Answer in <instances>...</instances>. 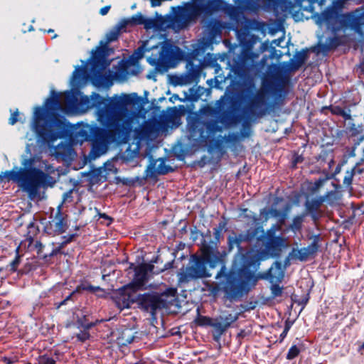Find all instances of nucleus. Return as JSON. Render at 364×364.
I'll list each match as a JSON object with an SVG mask.
<instances>
[{
    "mask_svg": "<svg viewBox=\"0 0 364 364\" xmlns=\"http://www.w3.org/2000/svg\"><path fill=\"white\" fill-rule=\"evenodd\" d=\"M50 94V97L44 103V107H35L32 130L43 141L53 143L63 136L66 127L65 120L58 117L60 113L77 114L95 107L98 121L109 130L98 129L95 132L90 152L92 159L107 152L109 144L115 139L113 132L120 131L122 122L128 112L127 107L134 105L137 98L136 93L116 95L108 99L97 93L88 97L83 95L77 89L64 94L51 90Z\"/></svg>",
    "mask_w": 364,
    "mask_h": 364,
    "instance_id": "1",
    "label": "nucleus"
},
{
    "mask_svg": "<svg viewBox=\"0 0 364 364\" xmlns=\"http://www.w3.org/2000/svg\"><path fill=\"white\" fill-rule=\"evenodd\" d=\"M27 169L18 167L0 175V183L4 178L17 183L24 191L27 192L31 198H34L38 193L41 186H52L55 180L50 174L55 172V168L45 161H39L38 168H31L35 164V159H26L22 163Z\"/></svg>",
    "mask_w": 364,
    "mask_h": 364,
    "instance_id": "2",
    "label": "nucleus"
},
{
    "mask_svg": "<svg viewBox=\"0 0 364 364\" xmlns=\"http://www.w3.org/2000/svg\"><path fill=\"white\" fill-rule=\"evenodd\" d=\"M154 39V36L151 37L148 41L138 48L131 56V60L138 62L143 58L146 51L151 50V55L147 57V61L154 66L157 71L164 73L175 66L176 61L181 56V50L171 40H166L155 46L151 44Z\"/></svg>",
    "mask_w": 364,
    "mask_h": 364,
    "instance_id": "3",
    "label": "nucleus"
},
{
    "mask_svg": "<svg viewBox=\"0 0 364 364\" xmlns=\"http://www.w3.org/2000/svg\"><path fill=\"white\" fill-rule=\"evenodd\" d=\"M222 9L223 1L220 0H191L183 3V6L171 8L173 13L172 25L178 29H183L201 14L209 16Z\"/></svg>",
    "mask_w": 364,
    "mask_h": 364,
    "instance_id": "4",
    "label": "nucleus"
},
{
    "mask_svg": "<svg viewBox=\"0 0 364 364\" xmlns=\"http://www.w3.org/2000/svg\"><path fill=\"white\" fill-rule=\"evenodd\" d=\"M316 23L320 26L326 25L327 29L335 33L340 31L346 32L350 29L362 35L364 26V6L345 14H339L333 9H328L317 17Z\"/></svg>",
    "mask_w": 364,
    "mask_h": 364,
    "instance_id": "5",
    "label": "nucleus"
},
{
    "mask_svg": "<svg viewBox=\"0 0 364 364\" xmlns=\"http://www.w3.org/2000/svg\"><path fill=\"white\" fill-rule=\"evenodd\" d=\"M190 138L202 142H213L222 127L213 119L196 118L188 123Z\"/></svg>",
    "mask_w": 364,
    "mask_h": 364,
    "instance_id": "6",
    "label": "nucleus"
},
{
    "mask_svg": "<svg viewBox=\"0 0 364 364\" xmlns=\"http://www.w3.org/2000/svg\"><path fill=\"white\" fill-rule=\"evenodd\" d=\"M134 302H136L139 308L151 312V314H154L157 309L164 307L165 305L161 297L155 294H144L137 296L124 294L116 301L117 305L120 309L129 308Z\"/></svg>",
    "mask_w": 364,
    "mask_h": 364,
    "instance_id": "7",
    "label": "nucleus"
},
{
    "mask_svg": "<svg viewBox=\"0 0 364 364\" xmlns=\"http://www.w3.org/2000/svg\"><path fill=\"white\" fill-rule=\"evenodd\" d=\"M92 80L95 85L104 87L109 82V76L106 75V69L109 65L105 53L101 48H97L92 53Z\"/></svg>",
    "mask_w": 364,
    "mask_h": 364,
    "instance_id": "8",
    "label": "nucleus"
},
{
    "mask_svg": "<svg viewBox=\"0 0 364 364\" xmlns=\"http://www.w3.org/2000/svg\"><path fill=\"white\" fill-rule=\"evenodd\" d=\"M291 208V205L289 203L287 202L283 198H277L269 209L264 208L260 210V216L264 221H267L269 218H277L279 222L283 223Z\"/></svg>",
    "mask_w": 364,
    "mask_h": 364,
    "instance_id": "9",
    "label": "nucleus"
},
{
    "mask_svg": "<svg viewBox=\"0 0 364 364\" xmlns=\"http://www.w3.org/2000/svg\"><path fill=\"white\" fill-rule=\"evenodd\" d=\"M205 264L203 257H194L181 274V280L189 281L210 277Z\"/></svg>",
    "mask_w": 364,
    "mask_h": 364,
    "instance_id": "10",
    "label": "nucleus"
},
{
    "mask_svg": "<svg viewBox=\"0 0 364 364\" xmlns=\"http://www.w3.org/2000/svg\"><path fill=\"white\" fill-rule=\"evenodd\" d=\"M267 95L264 89L259 90L245 108V114L257 117H262L265 115L267 113Z\"/></svg>",
    "mask_w": 364,
    "mask_h": 364,
    "instance_id": "11",
    "label": "nucleus"
},
{
    "mask_svg": "<svg viewBox=\"0 0 364 364\" xmlns=\"http://www.w3.org/2000/svg\"><path fill=\"white\" fill-rule=\"evenodd\" d=\"M223 277L225 279V283L223 289L228 297L230 299L239 297L241 295L240 288L235 283V281L232 279V275L228 273V269L225 266L221 267L220 272L216 275L217 279H220Z\"/></svg>",
    "mask_w": 364,
    "mask_h": 364,
    "instance_id": "12",
    "label": "nucleus"
},
{
    "mask_svg": "<svg viewBox=\"0 0 364 364\" xmlns=\"http://www.w3.org/2000/svg\"><path fill=\"white\" fill-rule=\"evenodd\" d=\"M227 255V252L224 249L220 251L216 248L205 247L203 251V259L205 263H209L211 268H215L218 265H224V258Z\"/></svg>",
    "mask_w": 364,
    "mask_h": 364,
    "instance_id": "13",
    "label": "nucleus"
},
{
    "mask_svg": "<svg viewBox=\"0 0 364 364\" xmlns=\"http://www.w3.org/2000/svg\"><path fill=\"white\" fill-rule=\"evenodd\" d=\"M279 230V225H274L267 232L266 247L272 255H278L282 248L285 246V240L283 237L274 236L275 232Z\"/></svg>",
    "mask_w": 364,
    "mask_h": 364,
    "instance_id": "14",
    "label": "nucleus"
},
{
    "mask_svg": "<svg viewBox=\"0 0 364 364\" xmlns=\"http://www.w3.org/2000/svg\"><path fill=\"white\" fill-rule=\"evenodd\" d=\"M173 16L170 19V21H167L163 18H144L143 24L144 28L146 30L152 29L154 31H164L168 28H172L176 31H180L181 29H178L173 26Z\"/></svg>",
    "mask_w": 364,
    "mask_h": 364,
    "instance_id": "15",
    "label": "nucleus"
},
{
    "mask_svg": "<svg viewBox=\"0 0 364 364\" xmlns=\"http://www.w3.org/2000/svg\"><path fill=\"white\" fill-rule=\"evenodd\" d=\"M284 276V272L281 263L275 262L269 271L259 277L260 279H267L271 284L281 282Z\"/></svg>",
    "mask_w": 364,
    "mask_h": 364,
    "instance_id": "16",
    "label": "nucleus"
},
{
    "mask_svg": "<svg viewBox=\"0 0 364 364\" xmlns=\"http://www.w3.org/2000/svg\"><path fill=\"white\" fill-rule=\"evenodd\" d=\"M154 265L143 264L135 269V275L134 278V284L137 288L144 285L147 279V274L153 270Z\"/></svg>",
    "mask_w": 364,
    "mask_h": 364,
    "instance_id": "17",
    "label": "nucleus"
},
{
    "mask_svg": "<svg viewBox=\"0 0 364 364\" xmlns=\"http://www.w3.org/2000/svg\"><path fill=\"white\" fill-rule=\"evenodd\" d=\"M318 249V245L316 242L308 247L301 248L300 250L293 249L292 251L289 254V258L290 259H298L301 261L306 260L308 257L314 253Z\"/></svg>",
    "mask_w": 364,
    "mask_h": 364,
    "instance_id": "18",
    "label": "nucleus"
},
{
    "mask_svg": "<svg viewBox=\"0 0 364 364\" xmlns=\"http://www.w3.org/2000/svg\"><path fill=\"white\" fill-rule=\"evenodd\" d=\"M50 225L53 228V230L57 233H61L65 230L66 223L63 215L61 213V205L58 206V211L55 218L50 222Z\"/></svg>",
    "mask_w": 364,
    "mask_h": 364,
    "instance_id": "19",
    "label": "nucleus"
},
{
    "mask_svg": "<svg viewBox=\"0 0 364 364\" xmlns=\"http://www.w3.org/2000/svg\"><path fill=\"white\" fill-rule=\"evenodd\" d=\"M162 129V125L156 119H150L145 122L143 130L149 136H156Z\"/></svg>",
    "mask_w": 364,
    "mask_h": 364,
    "instance_id": "20",
    "label": "nucleus"
},
{
    "mask_svg": "<svg viewBox=\"0 0 364 364\" xmlns=\"http://www.w3.org/2000/svg\"><path fill=\"white\" fill-rule=\"evenodd\" d=\"M200 320L203 321V322H200V324H208L213 327L220 335L223 334L227 330L225 326L219 317L213 320L209 318L202 317Z\"/></svg>",
    "mask_w": 364,
    "mask_h": 364,
    "instance_id": "21",
    "label": "nucleus"
},
{
    "mask_svg": "<svg viewBox=\"0 0 364 364\" xmlns=\"http://www.w3.org/2000/svg\"><path fill=\"white\" fill-rule=\"evenodd\" d=\"M323 203V199L321 196H316L311 199H308L306 201V208L309 213H313L319 209L321 205Z\"/></svg>",
    "mask_w": 364,
    "mask_h": 364,
    "instance_id": "22",
    "label": "nucleus"
},
{
    "mask_svg": "<svg viewBox=\"0 0 364 364\" xmlns=\"http://www.w3.org/2000/svg\"><path fill=\"white\" fill-rule=\"evenodd\" d=\"M85 70L82 68L77 67L75 68L70 79L72 86L75 87L80 84L81 80L84 78Z\"/></svg>",
    "mask_w": 364,
    "mask_h": 364,
    "instance_id": "23",
    "label": "nucleus"
},
{
    "mask_svg": "<svg viewBox=\"0 0 364 364\" xmlns=\"http://www.w3.org/2000/svg\"><path fill=\"white\" fill-rule=\"evenodd\" d=\"M323 203L330 205L336 204L340 199L339 193L336 190L328 191L324 196H321Z\"/></svg>",
    "mask_w": 364,
    "mask_h": 364,
    "instance_id": "24",
    "label": "nucleus"
},
{
    "mask_svg": "<svg viewBox=\"0 0 364 364\" xmlns=\"http://www.w3.org/2000/svg\"><path fill=\"white\" fill-rule=\"evenodd\" d=\"M270 72L272 73L271 76L272 77L278 81V84L279 85H284V75L282 73V70L280 69L279 67L274 65L269 68Z\"/></svg>",
    "mask_w": 364,
    "mask_h": 364,
    "instance_id": "25",
    "label": "nucleus"
},
{
    "mask_svg": "<svg viewBox=\"0 0 364 364\" xmlns=\"http://www.w3.org/2000/svg\"><path fill=\"white\" fill-rule=\"evenodd\" d=\"M223 323L225 326L226 329L237 319V314H223L219 316Z\"/></svg>",
    "mask_w": 364,
    "mask_h": 364,
    "instance_id": "26",
    "label": "nucleus"
},
{
    "mask_svg": "<svg viewBox=\"0 0 364 364\" xmlns=\"http://www.w3.org/2000/svg\"><path fill=\"white\" fill-rule=\"evenodd\" d=\"M332 112L335 114L343 117L346 120L351 119L350 110H345L339 107H335L332 109Z\"/></svg>",
    "mask_w": 364,
    "mask_h": 364,
    "instance_id": "27",
    "label": "nucleus"
},
{
    "mask_svg": "<svg viewBox=\"0 0 364 364\" xmlns=\"http://www.w3.org/2000/svg\"><path fill=\"white\" fill-rule=\"evenodd\" d=\"M304 215H297L294 218L290 229L294 232L299 230L304 221Z\"/></svg>",
    "mask_w": 364,
    "mask_h": 364,
    "instance_id": "28",
    "label": "nucleus"
},
{
    "mask_svg": "<svg viewBox=\"0 0 364 364\" xmlns=\"http://www.w3.org/2000/svg\"><path fill=\"white\" fill-rule=\"evenodd\" d=\"M249 54V52H243L241 55L242 63L244 65H247V70H250L252 67L255 66L254 59L252 58H247Z\"/></svg>",
    "mask_w": 364,
    "mask_h": 364,
    "instance_id": "29",
    "label": "nucleus"
},
{
    "mask_svg": "<svg viewBox=\"0 0 364 364\" xmlns=\"http://www.w3.org/2000/svg\"><path fill=\"white\" fill-rule=\"evenodd\" d=\"M348 130L351 136H358L363 133L364 129H363L362 126H357L354 123H349V127H348Z\"/></svg>",
    "mask_w": 364,
    "mask_h": 364,
    "instance_id": "30",
    "label": "nucleus"
},
{
    "mask_svg": "<svg viewBox=\"0 0 364 364\" xmlns=\"http://www.w3.org/2000/svg\"><path fill=\"white\" fill-rule=\"evenodd\" d=\"M144 18L145 17L140 13L132 16L131 18H129L130 26L142 25Z\"/></svg>",
    "mask_w": 364,
    "mask_h": 364,
    "instance_id": "31",
    "label": "nucleus"
},
{
    "mask_svg": "<svg viewBox=\"0 0 364 364\" xmlns=\"http://www.w3.org/2000/svg\"><path fill=\"white\" fill-rule=\"evenodd\" d=\"M327 182L326 178H320L311 186L310 190L312 193H317L320 188Z\"/></svg>",
    "mask_w": 364,
    "mask_h": 364,
    "instance_id": "32",
    "label": "nucleus"
},
{
    "mask_svg": "<svg viewBox=\"0 0 364 364\" xmlns=\"http://www.w3.org/2000/svg\"><path fill=\"white\" fill-rule=\"evenodd\" d=\"M300 353V349L296 346H292L287 355V359L292 360L295 358Z\"/></svg>",
    "mask_w": 364,
    "mask_h": 364,
    "instance_id": "33",
    "label": "nucleus"
},
{
    "mask_svg": "<svg viewBox=\"0 0 364 364\" xmlns=\"http://www.w3.org/2000/svg\"><path fill=\"white\" fill-rule=\"evenodd\" d=\"M120 34V32L115 28H114L112 31H110L107 34V40L108 42H112V41H116L119 36Z\"/></svg>",
    "mask_w": 364,
    "mask_h": 364,
    "instance_id": "34",
    "label": "nucleus"
},
{
    "mask_svg": "<svg viewBox=\"0 0 364 364\" xmlns=\"http://www.w3.org/2000/svg\"><path fill=\"white\" fill-rule=\"evenodd\" d=\"M130 26L129 18H123L114 26L120 33L124 31L127 26Z\"/></svg>",
    "mask_w": 364,
    "mask_h": 364,
    "instance_id": "35",
    "label": "nucleus"
},
{
    "mask_svg": "<svg viewBox=\"0 0 364 364\" xmlns=\"http://www.w3.org/2000/svg\"><path fill=\"white\" fill-rule=\"evenodd\" d=\"M159 164L158 165L156 171L159 174H165L168 172V168L165 166L164 161L162 159L158 160Z\"/></svg>",
    "mask_w": 364,
    "mask_h": 364,
    "instance_id": "36",
    "label": "nucleus"
},
{
    "mask_svg": "<svg viewBox=\"0 0 364 364\" xmlns=\"http://www.w3.org/2000/svg\"><path fill=\"white\" fill-rule=\"evenodd\" d=\"M271 291L273 296L277 297L282 295V288L277 283H273L271 286Z\"/></svg>",
    "mask_w": 364,
    "mask_h": 364,
    "instance_id": "37",
    "label": "nucleus"
},
{
    "mask_svg": "<svg viewBox=\"0 0 364 364\" xmlns=\"http://www.w3.org/2000/svg\"><path fill=\"white\" fill-rule=\"evenodd\" d=\"M38 364H55V360L53 358L43 355L39 358Z\"/></svg>",
    "mask_w": 364,
    "mask_h": 364,
    "instance_id": "38",
    "label": "nucleus"
},
{
    "mask_svg": "<svg viewBox=\"0 0 364 364\" xmlns=\"http://www.w3.org/2000/svg\"><path fill=\"white\" fill-rule=\"evenodd\" d=\"M73 190H70L67 192H65L63 195V200H62V203L60 204L61 205V206L63 205V203H70L73 200Z\"/></svg>",
    "mask_w": 364,
    "mask_h": 364,
    "instance_id": "39",
    "label": "nucleus"
},
{
    "mask_svg": "<svg viewBox=\"0 0 364 364\" xmlns=\"http://www.w3.org/2000/svg\"><path fill=\"white\" fill-rule=\"evenodd\" d=\"M353 171L350 172H349V171L346 172V174L343 179V183L347 186L350 185L352 183V181H353Z\"/></svg>",
    "mask_w": 364,
    "mask_h": 364,
    "instance_id": "40",
    "label": "nucleus"
},
{
    "mask_svg": "<svg viewBox=\"0 0 364 364\" xmlns=\"http://www.w3.org/2000/svg\"><path fill=\"white\" fill-rule=\"evenodd\" d=\"M77 338L81 341H85L87 340L90 337V334L87 331H82L81 333L77 335Z\"/></svg>",
    "mask_w": 364,
    "mask_h": 364,
    "instance_id": "41",
    "label": "nucleus"
},
{
    "mask_svg": "<svg viewBox=\"0 0 364 364\" xmlns=\"http://www.w3.org/2000/svg\"><path fill=\"white\" fill-rule=\"evenodd\" d=\"M18 112L16 111L11 114L9 122L10 124L14 125L18 121Z\"/></svg>",
    "mask_w": 364,
    "mask_h": 364,
    "instance_id": "42",
    "label": "nucleus"
},
{
    "mask_svg": "<svg viewBox=\"0 0 364 364\" xmlns=\"http://www.w3.org/2000/svg\"><path fill=\"white\" fill-rule=\"evenodd\" d=\"M75 291H73L69 296H68L63 301L60 302L57 306L56 308L59 309L61 306L65 305L68 302V301L71 300L73 296L75 294Z\"/></svg>",
    "mask_w": 364,
    "mask_h": 364,
    "instance_id": "43",
    "label": "nucleus"
},
{
    "mask_svg": "<svg viewBox=\"0 0 364 364\" xmlns=\"http://www.w3.org/2000/svg\"><path fill=\"white\" fill-rule=\"evenodd\" d=\"M128 333H129V331L123 332L122 337L124 339H125V341L127 343H131L133 341L134 337L129 336V335H127Z\"/></svg>",
    "mask_w": 364,
    "mask_h": 364,
    "instance_id": "44",
    "label": "nucleus"
},
{
    "mask_svg": "<svg viewBox=\"0 0 364 364\" xmlns=\"http://www.w3.org/2000/svg\"><path fill=\"white\" fill-rule=\"evenodd\" d=\"M19 264V257H16V259L14 260H13L11 263V269L13 270V271H15L17 266Z\"/></svg>",
    "mask_w": 364,
    "mask_h": 364,
    "instance_id": "45",
    "label": "nucleus"
},
{
    "mask_svg": "<svg viewBox=\"0 0 364 364\" xmlns=\"http://www.w3.org/2000/svg\"><path fill=\"white\" fill-rule=\"evenodd\" d=\"M110 9V6H104L102 7L100 11V14L102 16H105L106 15L108 11H109Z\"/></svg>",
    "mask_w": 364,
    "mask_h": 364,
    "instance_id": "46",
    "label": "nucleus"
},
{
    "mask_svg": "<svg viewBox=\"0 0 364 364\" xmlns=\"http://www.w3.org/2000/svg\"><path fill=\"white\" fill-rule=\"evenodd\" d=\"M289 328H290V326L289 324H286L285 328H284L282 333L281 334V336L284 338L287 336Z\"/></svg>",
    "mask_w": 364,
    "mask_h": 364,
    "instance_id": "47",
    "label": "nucleus"
},
{
    "mask_svg": "<svg viewBox=\"0 0 364 364\" xmlns=\"http://www.w3.org/2000/svg\"><path fill=\"white\" fill-rule=\"evenodd\" d=\"M303 63H304V60L303 59L298 60L297 62H296V65L294 66V69H295V70L298 69L299 67L301 66V65Z\"/></svg>",
    "mask_w": 364,
    "mask_h": 364,
    "instance_id": "48",
    "label": "nucleus"
},
{
    "mask_svg": "<svg viewBox=\"0 0 364 364\" xmlns=\"http://www.w3.org/2000/svg\"><path fill=\"white\" fill-rule=\"evenodd\" d=\"M284 39V38H281L277 40L273 41V43H274L277 46H281V42Z\"/></svg>",
    "mask_w": 364,
    "mask_h": 364,
    "instance_id": "49",
    "label": "nucleus"
},
{
    "mask_svg": "<svg viewBox=\"0 0 364 364\" xmlns=\"http://www.w3.org/2000/svg\"><path fill=\"white\" fill-rule=\"evenodd\" d=\"M93 326H94L93 323H87L82 324V326L85 328V330L90 329Z\"/></svg>",
    "mask_w": 364,
    "mask_h": 364,
    "instance_id": "50",
    "label": "nucleus"
},
{
    "mask_svg": "<svg viewBox=\"0 0 364 364\" xmlns=\"http://www.w3.org/2000/svg\"><path fill=\"white\" fill-rule=\"evenodd\" d=\"M100 217L101 218H107V219H109V218L105 214H100Z\"/></svg>",
    "mask_w": 364,
    "mask_h": 364,
    "instance_id": "51",
    "label": "nucleus"
},
{
    "mask_svg": "<svg viewBox=\"0 0 364 364\" xmlns=\"http://www.w3.org/2000/svg\"><path fill=\"white\" fill-rule=\"evenodd\" d=\"M300 161H301V160H300L299 157L296 158L294 160L295 164L299 163Z\"/></svg>",
    "mask_w": 364,
    "mask_h": 364,
    "instance_id": "52",
    "label": "nucleus"
},
{
    "mask_svg": "<svg viewBox=\"0 0 364 364\" xmlns=\"http://www.w3.org/2000/svg\"><path fill=\"white\" fill-rule=\"evenodd\" d=\"M360 348L361 349H364V343L362 344V346H360Z\"/></svg>",
    "mask_w": 364,
    "mask_h": 364,
    "instance_id": "53",
    "label": "nucleus"
},
{
    "mask_svg": "<svg viewBox=\"0 0 364 364\" xmlns=\"http://www.w3.org/2000/svg\"><path fill=\"white\" fill-rule=\"evenodd\" d=\"M53 31L52 29H49V30L48 31V33H52Z\"/></svg>",
    "mask_w": 364,
    "mask_h": 364,
    "instance_id": "54",
    "label": "nucleus"
},
{
    "mask_svg": "<svg viewBox=\"0 0 364 364\" xmlns=\"http://www.w3.org/2000/svg\"><path fill=\"white\" fill-rule=\"evenodd\" d=\"M364 139V136L363 135H361L360 136V140H363Z\"/></svg>",
    "mask_w": 364,
    "mask_h": 364,
    "instance_id": "55",
    "label": "nucleus"
},
{
    "mask_svg": "<svg viewBox=\"0 0 364 364\" xmlns=\"http://www.w3.org/2000/svg\"><path fill=\"white\" fill-rule=\"evenodd\" d=\"M363 156H364V149H363Z\"/></svg>",
    "mask_w": 364,
    "mask_h": 364,
    "instance_id": "56",
    "label": "nucleus"
},
{
    "mask_svg": "<svg viewBox=\"0 0 364 364\" xmlns=\"http://www.w3.org/2000/svg\"><path fill=\"white\" fill-rule=\"evenodd\" d=\"M363 156H364V149H363Z\"/></svg>",
    "mask_w": 364,
    "mask_h": 364,
    "instance_id": "57",
    "label": "nucleus"
}]
</instances>
